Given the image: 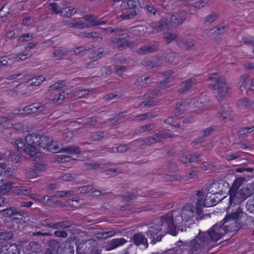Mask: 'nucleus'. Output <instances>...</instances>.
Here are the masks:
<instances>
[{
	"instance_id": "f257e3e1",
	"label": "nucleus",
	"mask_w": 254,
	"mask_h": 254,
	"mask_svg": "<svg viewBox=\"0 0 254 254\" xmlns=\"http://www.w3.org/2000/svg\"><path fill=\"white\" fill-rule=\"evenodd\" d=\"M244 212L240 206L232 209L231 212L226 214L225 217L219 222L213 225L207 232L200 233L199 236L203 244L216 242L226 234L233 236L240 229L242 224L240 220Z\"/></svg>"
},
{
	"instance_id": "f03ea898",
	"label": "nucleus",
	"mask_w": 254,
	"mask_h": 254,
	"mask_svg": "<svg viewBox=\"0 0 254 254\" xmlns=\"http://www.w3.org/2000/svg\"><path fill=\"white\" fill-rule=\"evenodd\" d=\"M42 135L37 133H31L25 137V139L20 138L14 141L13 146L19 152L31 158L37 153V147L40 140L37 138H41Z\"/></svg>"
},
{
	"instance_id": "7ed1b4c3",
	"label": "nucleus",
	"mask_w": 254,
	"mask_h": 254,
	"mask_svg": "<svg viewBox=\"0 0 254 254\" xmlns=\"http://www.w3.org/2000/svg\"><path fill=\"white\" fill-rule=\"evenodd\" d=\"M203 244V242L199 235L196 239H194L189 242H183L181 241L177 242L174 249L176 254H199L200 252L204 250V247L209 244Z\"/></svg>"
},
{
	"instance_id": "20e7f679",
	"label": "nucleus",
	"mask_w": 254,
	"mask_h": 254,
	"mask_svg": "<svg viewBox=\"0 0 254 254\" xmlns=\"http://www.w3.org/2000/svg\"><path fill=\"white\" fill-rule=\"evenodd\" d=\"M208 80L211 82L210 86L212 89L217 91L216 97L218 101H221L231 90L227 85L225 78L218 73H210Z\"/></svg>"
},
{
	"instance_id": "39448f33",
	"label": "nucleus",
	"mask_w": 254,
	"mask_h": 254,
	"mask_svg": "<svg viewBox=\"0 0 254 254\" xmlns=\"http://www.w3.org/2000/svg\"><path fill=\"white\" fill-rule=\"evenodd\" d=\"M172 137V135L170 132L162 130L158 131L157 133H155L151 136H149L145 139L137 140V145L142 149H145L151 144H154L162 141L164 139Z\"/></svg>"
},
{
	"instance_id": "423d86ee",
	"label": "nucleus",
	"mask_w": 254,
	"mask_h": 254,
	"mask_svg": "<svg viewBox=\"0 0 254 254\" xmlns=\"http://www.w3.org/2000/svg\"><path fill=\"white\" fill-rule=\"evenodd\" d=\"M127 5L128 9L122 10V13L119 15V17L122 20L134 18L140 13L142 8L139 0H127Z\"/></svg>"
},
{
	"instance_id": "0eeeda50",
	"label": "nucleus",
	"mask_w": 254,
	"mask_h": 254,
	"mask_svg": "<svg viewBox=\"0 0 254 254\" xmlns=\"http://www.w3.org/2000/svg\"><path fill=\"white\" fill-rule=\"evenodd\" d=\"M40 140L38 143V148H42L52 153H59L60 147L58 143L51 140L49 137L42 135L41 138H37Z\"/></svg>"
},
{
	"instance_id": "6e6552de",
	"label": "nucleus",
	"mask_w": 254,
	"mask_h": 254,
	"mask_svg": "<svg viewBox=\"0 0 254 254\" xmlns=\"http://www.w3.org/2000/svg\"><path fill=\"white\" fill-rule=\"evenodd\" d=\"M109 45L114 48L122 50L129 45V36L127 33H122L118 36L112 38Z\"/></svg>"
},
{
	"instance_id": "1a4fd4ad",
	"label": "nucleus",
	"mask_w": 254,
	"mask_h": 254,
	"mask_svg": "<svg viewBox=\"0 0 254 254\" xmlns=\"http://www.w3.org/2000/svg\"><path fill=\"white\" fill-rule=\"evenodd\" d=\"M161 227H165L166 230L172 236H176V226L174 223L173 214L172 213H166L161 216Z\"/></svg>"
},
{
	"instance_id": "9d476101",
	"label": "nucleus",
	"mask_w": 254,
	"mask_h": 254,
	"mask_svg": "<svg viewBox=\"0 0 254 254\" xmlns=\"http://www.w3.org/2000/svg\"><path fill=\"white\" fill-rule=\"evenodd\" d=\"M162 229V227L160 224H153L149 227V230L146 232V235L147 238L151 240V244L154 245L161 240L162 236L159 235V233Z\"/></svg>"
},
{
	"instance_id": "9b49d317",
	"label": "nucleus",
	"mask_w": 254,
	"mask_h": 254,
	"mask_svg": "<svg viewBox=\"0 0 254 254\" xmlns=\"http://www.w3.org/2000/svg\"><path fill=\"white\" fill-rule=\"evenodd\" d=\"M195 210L194 206L191 204H187L184 206L180 212V216L182 220L188 222L194 216Z\"/></svg>"
},
{
	"instance_id": "f8f14e48",
	"label": "nucleus",
	"mask_w": 254,
	"mask_h": 254,
	"mask_svg": "<svg viewBox=\"0 0 254 254\" xmlns=\"http://www.w3.org/2000/svg\"><path fill=\"white\" fill-rule=\"evenodd\" d=\"M0 254H20V249L15 244L6 243L0 246Z\"/></svg>"
},
{
	"instance_id": "ddd939ff",
	"label": "nucleus",
	"mask_w": 254,
	"mask_h": 254,
	"mask_svg": "<svg viewBox=\"0 0 254 254\" xmlns=\"http://www.w3.org/2000/svg\"><path fill=\"white\" fill-rule=\"evenodd\" d=\"M188 13L186 10H181L172 15L171 17V21L175 26L182 24L187 19Z\"/></svg>"
},
{
	"instance_id": "4468645a",
	"label": "nucleus",
	"mask_w": 254,
	"mask_h": 254,
	"mask_svg": "<svg viewBox=\"0 0 254 254\" xmlns=\"http://www.w3.org/2000/svg\"><path fill=\"white\" fill-rule=\"evenodd\" d=\"M127 243L125 238H113L106 246V250L110 251L116 249L118 247H122Z\"/></svg>"
},
{
	"instance_id": "2eb2a0df",
	"label": "nucleus",
	"mask_w": 254,
	"mask_h": 254,
	"mask_svg": "<svg viewBox=\"0 0 254 254\" xmlns=\"http://www.w3.org/2000/svg\"><path fill=\"white\" fill-rule=\"evenodd\" d=\"M159 45L156 44L147 45L138 48L136 52L141 55L155 52L159 49Z\"/></svg>"
},
{
	"instance_id": "dca6fc26",
	"label": "nucleus",
	"mask_w": 254,
	"mask_h": 254,
	"mask_svg": "<svg viewBox=\"0 0 254 254\" xmlns=\"http://www.w3.org/2000/svg\"><path fill=\"white\" fill-rule=\"evenodd\" d=\"M145 101L139 104V106L143 107H152L156 105V101L153 94L149 93L144 95Z\"/></svg>"
},
{
	"instance_id": "f3484780",
	"label": "nucleus",
	"mask_w": 254,
	"mask_h": 254,
	"mask_svg": "<svg viewBox=\"0 0 254 254\" xmlns=\"http://www.w3.org/2000/svg\"><path fill=\"white\" fill-rule=\"evenodd\" d=\"M177 45L183 50H190L193 48L194 44L190 41L178 38L176 40Z\"/></svg>"
},
{
	"instance_id": "a211bd4d",
	"label": "nucleus",
	"mask_w": 254,
	"mask_h": 254,
	"mask_svg": "<svg viewBox=\"0 0 254 254\" xmlns=\"http://www.w3.org/2000/svg\"><path fill=\"white\" fill-rule=\"evenodd\" d=\"M2 215L5 217H13L16 215H19L21 217L26 215L27 213L25 211L22 210H14L11 208L3 209Z\"/></svg>"
},
{
	"instance_id": "6ab92c4d",
	"label": "nucleus",
	"mask_w": 254,
	"mask_h": 254,
	"mask_svg": "<svg viewBox=\"0 0 254 254\" xmlns=\"http://www.w3.org/2000/svg\"><path fill=\"white\" fill-rule=\"evenodd\" d=\"M196 80L195 78H190L183 81L180 84L181 88L179 89L180 92H185L189 90L193 85H195Z\"/></svg>"
},
{
	"instance_id": "aec40b11",
	"label": "nucleus",
	"mask_w": 254,
	"mask_h": 254,
	"mask_svg": "<svg viewBox=\"0 0 254 254\" xmlns=\"http://www.w3.org/2000/svg\"><path fill=\"white\" fill-rule=\"evenodd\" d=\"M158 62H159L156 61L155 57L154 59L152 60H150L148 59H143L141 62V64L148 69L157 70L159 69L161 67V65L157 64Z\"/></svg>"
},
{
	"instance_id": "412c9836",
	"label": "nucleus",
	"mask_w": 254,
	"mask_h": 254,
	"mask_svg": "<svg viewBox=\"0 0 254 254\" xmlns=\"http://www.w3.org/2000/svg\"><path fill=\"white\" fill-rule=\"evenodd\" d=\"M132 241L137 246L144 245L146 248L148 246L147 239L144 235L141 233L134 234L132 237Z\"/></svg>"
},
{
	"instance_id": "4be33fe9",
	"label": "nucleus",
	"mask_w": 254,
	"mask_h": 254,
	"mask_svg": "<svg viewBox=\"0 0 254 254\" xmlns=\"http://www.w3.org/2000/svg\"><path fill=\"white\" fill-rule=\"evenodd\" d=\"M229 206H235L242 203L244 199H241L240 195L237 193V191H229Z\"/></svg>"
},
{
	"instance_id": "5701e85b",
	"label": "nucleus",
	"mask_w": 254,
	"mask_h": 254,
	"mask_svg": "<svg viewBox=\"0 0 254 254\" xmlns=\"http://www.w3.org/2000/svg\"><path fill=\"white\" fill-rule=\"evenodd\" d=\"M48 248L43 254H55V251L60 247V243L54 239H51L48 242Z\"/></svg>"
},
{
	"instance_id": "b1692460",
	"label": "nucleus",
	"mask_w": 254,
	"mask_h": 254,
	"mask_svg": "<svg viewBox=\"0 0 254 254\" xmlns=\"http://www.w3.org/2000/svg\"><path fill=\"white\" fill-rule=\"evenodd\" d=\"M59 152H64L68 154L79 155L81 154L80 148L79 147H75L70 145L66 148H60Z\"/></svg>"
},
{
	"instance_id": "393cba45",
	"label": "nucleus",
	"mask_w": 254,
	"mask_h": 254,
	"mask_svg": "<svg viewBox=\"0 0 254 254\" xmlns=\"http://www.w3.org/2000/svg\"><path fill=\"white\" fill-rule=\"evenodd\" d=\"M73 225L71 220H63L54 223V229H65L69 228Z\"/></svg>"
},
{
	"instance_id": "a878e982",
	"label": "nucleus",
	"mask_w": 254,
	"mask_h": 254,
	"mask_svg": "<svg viewBox=\"0 0 254 254\" xmlns=\"http://www.w3.org/2000/svg\"><path fill=\"white\" fill-rule=\"evenodd\" d=\"M16 110H14L13 114H22L23 112L28 114H34L36 112H37V103H34L32 105H29L26 107L23 108L21 112H20L21 110H17V112H16Z\"/></svg>"
},
{
	"instance_id": "bb28decb",
	"label": "nucleus",
	"mask_w": 254,
	"mask_h": 254,
	"mask_svg": "<svg viewBox=\"0 0 254 254\" xmlns=\"http://www.w3.org/2000/svg\"><path fill=\"white\" fill-rule=\"evenodd\" d=\"M188 106V103L185 102H180L177 103L174 110L175 116H179L183 114Z\"/></svg>"
},
{
	"instance_id": "cd10ccee",
	"label": "nucleus",
	"mask_w": 254,
	"mask_h": 254,
	"mask_svg": "<svg viewBox=\"0 0 254 254\" xmlns=\"http://www.w3.org/2000/svg\"><path fill=\"white\" fill-rule=\"evenodd\" d=\"M131 30L135 36H143L147 32V28L145 25H140L132 27Z\"/></svg>"
},
{
	"instance_id": "c85d7f7f",
	"label": "nucleus",
	"mask_w": 254,
	"mask_h": 254,
	"mask_svg": "<svg viewBox=\"0 0 254 254\" xmlns=\"http://www.w3.org/2000/svg\"><path fill=\"white\" fill-rule=\"evenodd\" d=\"M150 26L154 28L156 31H160L164 29L167 28L168 23L167 19L163 18L158 23H151Z\"/></svg>"
},
{
	"instance_id": "c756f323",
	"label": "nucleus",
	"mask_w": 254,
	"mask_h": 254,
	"mask_svg": "<svg viewBox=\"0 0 254 254\" xmlns=\"http://www.w3.org/2000/svg\"><path fill=\"white\" fill-rule=\"evenodd\" d=\"M41 202H42L44 206H50L52 207L56 206V203H57V201L55 202L53 199V196L47 195H45L42 198Z\"/></svg>"
},
{
	"instance_id": "7c9ffc66",
	"label": "nucleus",
	"mask_w": 254,
	"mask_h": 254,
	"mask_svg": "<svg viewBox=\"0 0 254 254\" xmlns=\"http://www.w3.org/2000/svg\"><path fill=\"white\" fill-rule=\"evenodd\" d=\"M81 200L79 198H71L68 199L66 202V204L67 206L70 207L73 210H75L80 207Z\"/></svg>"
},
{
	"instance_id": "2f4dec72",
	"label": "nucleus",
	"mask_w": 254,
	"mask_h": 254,
	"mask_svg": "<svg viewBox=\"0 0 254 254\" xmlns=\"http://www.w3.org/2000/svg\"><path fill=\"white\" fill-rule=\"evenodd\" d=\"M175 58V55L173 52H170L167 53H165L160 56L155 57V59L157 62H160L163 60H167L169 63L173 61Z\"/></svg>"
},
{
	"instance_id": "473e14b6",
	"label": "nucleus",
	"mask_w": 254,
	"mask_h": 254,
	"mask_svg": "<svg viewBox=\"0 0 254 254\" xmlns=\"http://www.w3.org/2000/svg\"><path fill=\"white\" fill-rule=\"evenodd\" d=\"M174 73V71L172 69H169L165 72L164 75L166 76V79L162 81L160 83L159 88L161 89H164L167 87L166 84L169 82H170L173 78L171 77V75Z\"/></svg>"
},
{
	"instance_id": "72a5a7b5",
	"label": "nucleus",
	"mask_w": 254,
	"mask_h": 254,
	"mask_svg": "<svg viewBox=\"0 0 254 254\" xmlns=\"http://www.w3.org/2000/svg\"><path fill=\"white\" fill-rule=\"evenodd\" d=\"M237 193L238 195L240 196L241 199H244V200L252 194L249 189L244 187H242L240 190H237Z\"/></svg>"
},
{
	"instance_id": "f704fd0d",
	"label": "nucleus",
	"mask_w": 254,
	"mask_h": 254,
	"mask_svg": "<svg viewBox=\"0 0 254 254\" xmlns=\"http://www.w3.org/2000/svg\"><path fill=\"white\" fill-rule=\"evenodd\" d=\"M12 184L9 182H3L0 186V195H4L12 189Z\"/></svg>"
},
{
	"instance_id": "c9c22d12",
	"label": "nucleus",
	"mask_w": 254,
	"mask_h": 254,
	"mask_svg": "<svg viewBox=\"0 0 254 254\" xmlns=\"http://www.w3.org/2000/svg\"><path fill=\"white\" fill-rule=\"evenodd\" d=\"M237 106L242 109H246L251 107L253 105V102L247 98H242L237 102Z\"/></svg>"
},
{
	"instance_id": "e433bc0d",
	"label": "nucleus",
	"mask_w": 254,
	"mask_h": 254,
	"mask_svg": "<svg viewBox=\"0 0 254 254\" xmlns=\"http://www.w3.org/2000/svg\"><path fill=\"white\" fill-rule=\"evenodd\" d=\"M76 12L74 8L69 9V7H63L61 9V15L66 17H70Z\"/></svg>"
},
{
	"instance_id": "4c0bfd02",
	"label": "nucleus",
	"mask_w": 254,
	"mask_h": 254,
	"mask_svg": "<svg viewBox=\"0 0 254 254\" xmlns=\"http://www.w3.org/2000/svg\"><path fill=\"white\" fill-rule=\"evenodd\" d=\"M228 28L227 26H221L214 27L210 29L209 32V34H216L217 35H222L224 34Z\"/></svg>"
},
{
	"instance_id": "58836bf2",
	"label": "nucleus",
	"mask_w": 254,
	"mask_h": 254,
	"mask_svg": "<svg viewBox=\"0 0 254 254\" xmlns=\"http://www.w3.org/2000/svg\"><path fill=\"white\" fill-rule=\"evenodd\" d=\"M67 51L63 48L60 47L55 50L53 53V57L56 58L57 60H60L67 54Z\"/></svg>"
},
{
	"instance_id": "ea45409f",
	"label": "nucleus",
	"mask_w": 254,
	"mask_h": 254,
	"mask_svg": "<svg viewBox=\"0 0 254 254\" xmlns=\"http://www.w3.org/2000/svg\"><path fill=\"white\" fill-rule=\"evenodd\" d=\"M14 59V57L10 56L1 57L0 58V64L4 66L11 65Z\"/></svg>"
},
{
	"instance_id": "a19ab883",
	"label": "nucleus",
	"mask_w": 254,
	"mask_h": 254,
	"mask_svg": "<svg viewBox=\"0 0 254 254\" xmlns=\"http://www.w3.org/2000/svg\"><path fill=\"white\" fill-rule=\"evenodd\" d=\"M79 36H81L82 38H92L94 39L97 41L99 39H102V38L99 36V34L97 32L94 31L91 32L89 33L82 32L80 34Z\"/></svg>"
},
{
	"instance_id": "79ce46f5",
	"label": "nucleus",
	"mask_w": 254,
	"mask_h": 254,
	"mask_svg": "<svg viewBox=\"0 0 254 254\" xmlns=\"http://www.w3.org/2000/svg\"><path fill=\"white\" fill-rule=\"evenodd\" d=\"M213 128H207L204 130L203 137H199L198 138H196L192 141L191 144H197L203 141L204 137L207 136L209 135L213 131Z\"/></svg>"
},
{
	"instance_id": "37998d69",
	"label": "nucleus",
	"mask_w": 254,
	"mask_h": 254,
	"mask_svg": "<svg viewBox=\"0 0 254 254\" xmlns=\"http://www.w3.org/2000/svg\"><path fill=\"white\" fill-rule=\"evenodd\" d=\"M76 174L73 173H64L61 175L59 179L63 181H72L76 178Z\"/></svg>"
},
{
	"instance_id": "c03bdc74",
	"label": "nucleus",
	"mask_w": 254,
	"mask_h": 254,
	"mask_svg": "<svg viewBox=\"0 0 254 254\" xmlns=\"http://www.w3.org/2000/svg\"><path fill=\"white\" fill-rule=\"evenodd\" d=\"M4 155H8V159H10L14 163L18 162L20 159V156L17 153L13 152L11 151H5Z\"/></svg>"
},
{
	"instance_id": "a18cd8bd",
	"label": "nucleus",
	"mask_w": 254,
	"mask_h": 254,
	"mask_svg": "<svg viewBox=\"0 0 254 254\" xmlns=\"http://www.w3.org/2000/svg\"><path fill=\"white\" fill-rule=\"evenodd\" d=\"M200 155L197 153H194L190 155H188V159H182L183 163H188L190 162H196L199 161Z\"/></svg>"
},
{
	"instance_id": "49530a36",
	"label": "nucleus",
	"mask_w": 254,
	"mask_h": 254,
	"mask_svg": "<svg viewBox=\"0 0 254 254\" xmlns=\"http://www.w3.org/2000/svg\"><path fill=\"white\" fill-rule=\"evenodd\" d=\"M103 49L101 48H98L93 53L90 54V59H98L102 58L104 56Z\"/></svg>"
},
{
	"instance_id": "de8ad7c7",
	"label": "nucleus",
	"mask_w": 254,
	"mask_h": 254,
	"mask_svg": "<svg viewBox=\"0 0 254 254\" xmlns=\"http://www.w3.org/2000/svg\"><path fill=\"white\" fill-rule=\"evenodd\" d=\"M105 138L104 132L97 131L91 133V136L89 137V140H101Z\"/></svg>"
},
{
	"instance_id": "09e8293b",
	"label": "nucleus",
	"mask_w": 254,
	"mask_h": 254,
	"mask_svg": "<svg viewBox=\"0 0 254 254\" xmlns=\"http://www.w3.org/2000/svg\"><path fill=\"white\" fill-rule=\"evenodd\" d=\"M149 81H150L149 77L140 76L136 79L134 84L136 86H143L148 83Z\"/></svg>"
},
{
	"instance_id": "8fccbe9b",
	"label": "nucleus",
	"mask_w": 254,
	"mask_h": 254,
	"mask_svg": "<svg viewBox=\"0 0 254 254\" xmlns=\"http://www.w3.org/2000/svg\"><path fill=\"white\" fill-rule=\"evenodd\" d=\"M243 180L241 178H237L235 180L233 183L232 184V186L229 189V191H237L240 188L242 184Z\"/></svg>"
},
{
	"instance_id": "3c124183",
	"label": "nucleus",
	"mask_w": 254,
	"mask_h": 254,
	"mask_svg": "<svg viewBox=\"0 0 254 254\" xmlns=\"http://www.w3.org/2000/svg\"><path fill=\"white\" fill-rule=\"evenodd\" d=\"M83 18L85 20L90 22L89 24H87V25H90V27L96 26L95 23L97 22V19L94 15H85Z\"/></svg>"
},
{
	"instance_id": "603ef678",
	"label": "nucleus",
	"mask_w": 254,
	"mask_h": 254,
	"mask_svg": "<svg viewBox=\"0 0 254 254\" xmlns=\"http://www.w3.org/2000/svg\"><path fill=\"white\" fill-rule=\"evenodd\" d=\"M45 78L42 76H38L34 77L30 79V86H39L40 85L44 80Z\"/></svg>"
},
{
	"instance_id": "864d4df0",
	"label": "nucleus",
	"mask_w": 254,
	"mask_h": 254,
	"mask_svg": "<svg viewBox=\"0 0 254 254\" xmlns=\"http://www.w3.org/2000/svg\"><path fill=\"white\" fill-rule=\"evenodd\" d=\"M127 116V111H124L120 112L116 115L113 118L110 119V120L111 121H113V125L114 126L115 123L117 122L118 121H121L123 118H125Z\"/></svg>"
},
{
	"instance_id": "5fc2aeb1",
	"label": "nucleus",
	"mask_w": 254,
	"mask_h": 254,
	"mask_svg": "<svg viewBox=\"0 0 254 254\" xmlns=\"http://www.w3.org/2000/svg\"><path fill=\"white\" fill-rule=\"evenodd\" d=\"M178 119L172 117H169L165 120V123L173 127H180L181 125L179 122H177Z\"/></svg>"
},
{
	"instance_id": "6e6d98bb",
	"label": "nucleus",
	"mask_w": 254,
	"mask_h": 254,
	"mask_svg": "<svg viewBox=\"0 0 254 254\" xmlns=\"http://www.w3.org/2000/svg\"><path fill=\"white\" fill-rule=\"evenodd\" d=\"M217 18V15L215 13L212 12L209 14L204 18V24L208 25L214 21Z\"/></svg>"
},
{
	"instance_id": "4d7b16f0",
	"label": "nucleus",
	"mask_w": 254,
	"mask_h": 254,
	"mask_svg": "<svg viewBox=\"0 0 254 254\" xmlns=\"http://www.w3.org/2000/svg\"><path fill=\"white\" fill-rule=\"evenodd\" d=\"M137 194H136L134 192H127L126 194L122 195V199L125 201H129L131 200L134 199L136 198Z\"/></svg>"
},
{
	"instance_id": "13d9d810",
	"label": "nucleus",
	"mask_w": 254,
	"mask_h": 254,
	"mask_svg": "<svg viewBox=\"0 0 254 254\" xmlns=\"http://www.w3.org/2000/svg\"><path fill=\"white\" fill-rule=\"evenodd\" d=\"M145 7L147 10V14L148 16H151L155 15L157 12V9L151 3L146 4Z\"/></svg>"
},
{
	"instance_id": "bf43d9fd",
	"label": "nucleus",
	"mask_w": 254,
	"mask_h": 254,
	"mask_svg": "<svg viewBox=\"0 0 254 254\" xmlns=\"http://www.w3.org/2000/svg\"><path fill=\"white\" fill-rule=\"evenodd\" d=\"M66 86V83L64 80L59 81L55 83L54 84L49 86V91L51 90H57L61 87H63Z\"/></svg>"
},
{
	"instance_id": "052dcab7",
	"label": "nucleus",
	"mask_w": 254,
	"mask_h": 254,
	"mask_svg": "<svg viewBox=\"0 0 254 254\" xmlns=\"http://www.w3.org/2000/svg\"><path fill=\"white\" fill-rule=\"evenodd\" d=\"M58 254H73L74 250L73 247H64L63 249H60L58 251Z\"/></svg>"
},
{
	"instance_id": "680f3d73",
	"label": "nucleus",
	"mask_w": 254,
	"mask_h": 254,
	"mask_svg": "<svg viewBox=\"0 0 254 254\" xmlns=\"http://www.w3.org/2000/svg\"><path fill=\"white\" fill-rule=\"evenodd\" d=\"M246 207L250 213L254 214V198L247 201Z\"/></svg>"
},
{
	"instance_id": "e2e57ef3",
	"label": "nucleus",
	"mask_w": 254,
	"mask_h": 254,
	"mask_svg": "<svg viewBox=\"0 0 254 254\" xmlns=\"http://www.w3.org/2000/svg\"><path fill=\"white\" fill-rule=\"evenodd\" d=\"M101 76L106 77L112 73V69L110 66H104L101 68Z\"/></svg>"
},
{
	"instance_id": "0e129e2a",
	"label": "nucleus",
	"mask_w": 254,
	"mask_h": 254,
	"mask_svg": "<svg viewBox=\"0 0 254 254\" xmlns=\"http://www.w3.org/2000/svg\"><path fill=\"white\" fill-rule=\"evenodd\" d=\"M41 225L42 226L54 229V223H52L50 219H45L41 222Z\"/></svg>"
},
{
	"instance_id": "69168bd1",
	"label": "nucleus",
	"mask_w": 254,
	"mask_h": 254,
	"mask_svg": "<svg viewBox=\"0 0 254 254\" xmlns=\"http://www.w3.org/2000/svg\"><path fill=\"white\" fill-rule=\"evenodd\" d=\"M207 5V2L203 0H199L192 4V6L197 9L203 8Z\"/></svg>"
},
{
	"instance_id": "338daca9",
	"label": "nucleus",
	"mask_w": 254,
	"mask_h": 254,
	"mask_svg": "<svg viewBox=\"0 0 254 254\" xmlns=\"http://www.w3.org/2000/svg\"><path fill=\"white\" fill-rule=\"evenodd\" d=\"M33 39L32 35L29 33L23 34L18 39L19 43L23 42L24 41H28Z\"/></svg>"
},
{
	"instance_id": "774afa93",
	"label": "nucleus",
	"mask_w": 254,
	"mask_h": 254,
	"mask_svg": "<svg viewBox=\"0 0 254 254\" xmlns=\"http://www.w3.org/2000/svg\"><path fill=\"white\" fill-rule=\"evenodd\" d=\"M128 149L126 144H121L116 148H112V151L115 152L114 150H116L117 152L122 153L127 151Z\"/></svg>"
}]
</instances>
